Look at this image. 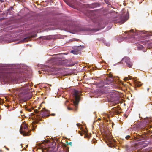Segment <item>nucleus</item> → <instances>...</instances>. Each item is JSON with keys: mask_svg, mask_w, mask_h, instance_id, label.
Instances as JSON below:
<instances>
[{"mask_svg": "<svg viewBox=\"0 0 152 152\" xmlns=\"http://www.w3.org/2000/svg\"><path fill=\"white\" fill-rule=\"evenodd\" d=\"M91 22L93 23L91 25L92 28H88L86 27H83L78 28L77 27L73 29L72 30L74 32V33L79 31H90L91 33L95 32L97 31L100 29L104 28L105 24L103 22L97 20L96 19H94L91 20Z\"/></svg>", "mask_w": 152, "mask_h": 152, "instance_id": "nucleus-1", "label": "nucleus"}, {"mask_svg": "<svg viewBox=\"0 0 152 152\" xmlns=\"http://www.w3.org/2000/svg\"><path fill=\"white\" fill-rule=\"evenodd\" d=\"M111 18H113L112 21H116V22H118L120 24H122L126 21L129 18V14L127 10L126 9L122 10L121 12L120 19L118 20H115V18H117V14L116 12L112 11L110 13Z\"/></svg>", "mask_w": 152, "mask_h": 152, "instance_id": "nucleus-2", "label": "nucleus"}, {"mask_svg": "<svg viewBox=\"0 0 152 152\" xmlns=\"http://www.w3.org/2000/svg\"><path fill=\"white\" fill-rule=\"evenodd\" d=\"M126 33H127L129 38H136V36L140 35L142 37L144 38L150 36H152V33L148 31L144 32L143 31H135L134 29H132L129 31H126Z\"/></svg>", "mask_w": 152, "mask_h": 152, "instance_id": "nucleus-3", "label": "nucleus"}, {"mask_svg": "<svg viewBox=\"0 0 152 152\" xmlns=\"http://www.w3.org/2000/svg\"><path fill=\"white\" fill-rule=\"evenodd\" d=\"M0 39V42L4 43H9L13 42L19 41L17 44L22 43L26 42L28 41H30L31 39Z\"/></svg>", "mask_w": 152, "mask_h": 152, "instance_id": "nucleus-4", "label": "nucleus"}, {"mask_svg": "<svg viewBox=\"0 0 152 152\" xmlns=\"http://www.w3.org/2000/svg\"><path fill=\"white\" fill-rule=\"evenodd\" d=\"M114 81V79L113 76L110 75L100 81V83L102 84L101 86L103 87L105 85L109 84Z\"/></svg>", "mask_w": 152, "mask_h": 152, "instance_id": "nucleus-5", "label": "nucleus"}, {"mask_svg": "<svg viewBox=\"0 0 152 152\" xmlns=\"http://www.w3.org/2000/svg\"><path fill=\"white\" fill-rule=\"evenodd\" d=\"M80 93V91L75 90L74 91V94H73V96L75 100L73 101V102L74 105L75 107L77 106L80 99L79 96V94Z\"/></svg>", "mask_w": 152, "mask_h": 152, "instance_id": "nucleus-6", "label": "nucleus"}, {"mask_svg": "<svg viewBox=\"0 0 152 152\" xmlns=\"http://www.w3.org/2000/svg\"><path fill=\"white\" fill-rule=\"evenodd\" d=\"M49 113V112L48 110H46L45 108H43L42 110L40 112L39 118L38 119V120H41V117L44 118L46 117H48L50 116Z\"/></svg>", "mask_w": 152, "mask_h": 152, "instance_id": "nucleus-7", "label": "nucleus"}, {"mask_svg": "<svg viewBox=\"0 0 152 152\" xmlns=\"http://www.w3.org/2000/svg\"><path fill=\"white\" fill-rule=\"evenodd\" d=\"M121 62L124 64L126 63V65L129 68H131L133 65V63L130 61L129 58L126 57H124Z\"/></svg>", "mask_w": 152, "mask_h": 152, "instance_id": "nucleus-8", "label": "nucleus"}, {"mask_svg": "<svg viewBox=\"0 0 152 152\" xmlns=\"http://www.w3.org/2000/svg\"><path fill=\"white\" fill-rule=\"evenodd\" d=\"M134 137L137 141H141L145 140L147 138L146 135L145 134L139 135L137 133H134Z\"/></svg>", "mask_w": 152, "mask_h": 152, "instance_id": "nucleus-9", "label": "nucleus"}, {"mask_svg": "<svg viewBox=\"0 0 152 152\" xmlns=\"http://www.w3.org/2000/svg\"><path fill=\"white\" fill-rule=\"evenodd\" d=\"M80 47L78 46L77 47L73 50H71L70 52L74 54H77L78 53H80V50H81Z\"/></svg>", "mask_w": 152, "mask_h": 152, "instance_id": "nucleus-10", "label": "nucleus"}, {"mask_svg": "<svg viewBox=\"0 0 152 152\" xmlns=\"http://www.w3.org/2000/svg\"><path fill=\"white\" fill-rule=\"evenodd\" d=\"M65 61L63 60L57 59L55 64L56 65H63L65 64Z\"/></svg>", "mask_w": 152, "mask_h": 152, "instance_id": "nucleus-11", "label": "nucleus"}, {"mask_svg": "<svg viewBox=\"0 0 152 152\" xmlns=\"http://www.w3.org/2000/svg\"><path fill=\"white\" fill-rule=\"evenodd\" d=\"M22 127H21L20 132L21 134H23V136H29V132L30 131L28 130V132H26L25 131H24L22 129Z\"/></svg>", "mask_w": 152, "mask_h": 152, "instance_id": "nucleus-12", "label": "nucleus"}, {"mask_svg": "<svg viewBox=\"0 0 152 152\" xmlns=\"http://www.w3.org/2000/svg\"><path fill=\"white\" fill-rule=\"evenodd\" d=\"M109 138H108V140L109 142L110 143H113V142H115V139H112L111 136H110L109 137Z\"/></svg>", "mask_w": 152, "mask_h": 152, "instance_id": "nucleus-13", "label": "nucleus"}, {"mask_svg": "<svg viewBox=\"0 0 152 152\" xmlns=\"http://www.w3.org/2000/svg\"><path fill=\"white\" fill-rule=\"evenodd\" d=\"M25 88L24 89L25 90H28L29 89V88L30 87V86L29 84L27 83L25 84L23 86Z\"/></svg>", "mask_w": 152, "mask_h": 152, "instance_id": "nucleus-14", "label": "nucleus"}, {"mask_svg": "<svg viewBox=\"0 0 152 152\" xmlns=\"http://www.w3.org/2000/svg\"><path fill=\"white\" fill-rule=\"evenodd\" d=\"M62 146H63V148L64 149V150H66V151H67V150L68 151L69 148H68V147H67L66 145L65 144H63ZM66 152H67V151H66Z\"/></svg>", "mask_w": 152, "mask_h": 152, "instance_id": "nucleus-15", "label": "nucleus"}, {"mask_svg": "<svg viewBox=\"0 0 152 152\" xmlns=\"http://www.w3.org/2000/svg\"><path fill=\"white\" fill-rule=\"evenodd\" d=\"M135 85L137 87H139L142 84L140 82H138V81H137L135 82Z\"/></svg>", "mask_w": 152, "mask_h": 152, "instance_id": "nucleus-16", "label": "nucleus"}, {"mask_svg": "<svg viewBox=\"0 0 152 152\" xmlns=\"http://www.w3.org/2000/svg\"><path fill=\"white\" fill-rule=\"evenodd\" d=\"M34 112H35V113L38 114L37 115L39 116V113H40V111H38L37 109L34 110Z\"/></svg>", "mask_w": 152, "mask_h": 152, "instance_id": "nucleus-17", "label": "nucleus"}, {"mask_svg": "<svg viewBox=\"0 0 152 152\" xmlns=\"http://www.w3.org/2000/svg\"><path fill=\"white\" fill-rule=\"evenodd\" d=\"M23 129H24L25 130H26V131L28 130V128L27 127V126L26 125H25L24 126V127H23Z\"/></svg>", "mask_w": 152, "mask_h": 152, "instance_id": "nucleus-18", "label": "nucleus"}, {"mask_svg": "<svg viewBox=\"0 0 152 152\" xmlns=\"http://www.w3.org/2000/svg\"><path fill=\"white\" fill-rule=\"evenodd\" d=\"M151 121V119H147L145 121L147 123H150Z\"/></svg>", "mask_w": 152, "mask_h": 152, "instance_id": "nucleus-19", "label": "nucleus"}, {"mask_svg": "<svg viewBox=\"0 0 152 152\" xmlns=\"http://www.w3.org/2000/svg\"><path fill=\"white\" fill-rule=\"evenodd\" d=\"M130 137H131V136H130L128 135L126 136L125 137V138L127 140V139H129Z\"/></svg>", "mask_w": 152, "mask_h": 152, "instance_id": "nucleus-20", "label": "nucleus"}, {"mask_svg": "<svg viewBox=\"0 0 152 152\" xmlns=\"http://www.w3.org/2000/svg\"><path fill=\"white\" fill-rule=\"evenodd\" d=\"M105 45L107 46H109L110 45V44L109 43H105Z\"/></svg>", "mask_w": 152, "mask_h": 152, "instance_id": "nucleus-21", "label": "nucleus"}, {"mask_svg": "<svg viewBox=\"0 0 152 152\" xmlns=\"http://www.w3.org/2000/svg\"><path fill=\"white\" fill-rule=\"evenodd\" d=\"M13 9V7H11L10 9H9V10L10 11H11Z\"/></svg>", "mask_w": 152, "mask_h": 152, "instance_id": "nucleus-22", "label": "nucleus"}, {"mask_svg": "<svg viewBox=\"0 0 152 152\" xmlns=\"http://www.w3.org/2000/svg\"><path fill=\"white\" fill-rule=\"evenodd\" d=\"M37 36V34H35L34 35H31V36L32 37H35Z\"/></svg>", "mask_w": 152, "mask_h": 152, "instance_id": "nucleus-23", "label": "nucleus"}, {"mask_svg": "<svg viewBox=\"0 0 152 152\" xmlns=\"http://www.w3.org/2000/svg\"><path fill=\"white\" fill-rule=\"evenodd\" d=\"M124 80L125 81L126 80H128V77H125L124 78Z\"/></svg>", "mask_w": 152, "mask_h": 152, "instance_id": "nucleus-24", "label": "nucleus"}, {"mask_svg": "<svg viewBox=\"0 0 152 152\" xmlns=\"http://www.w3.org/2000/svg\"><path fill=\"white\" fill-rule=\"evenodd\" d=\"M50 115H52L53 116H55L56 115H55V113H52Z\"/></svg>", "mask_w": 152, "mask_h": 152, "instance_id": "nucleus-25", "label": "nucleus"}, {"mask_svg": "<svg viewBox=\"0 0 152 152\" xmlns=\"http://www.w3.org/2000/svg\"><path fill=\"white\" fill-rule=\"evenodd\" d=\"M67 108H68V110H72V108L69 107H68Z\"/></svg>", "mask_w": 152, "mask_h": 152, "instance_id": "nucleus-26", "label": "nucleus"}, {"mask_svg": "<svg viewBox=\"0 0 152 152\" xmlns=\"http://www.w3.org/2000/svg\"><path fill=\"white\" fill-rule=\"evenodd\" d=\"M4 147L5 148H6L7 150H9V149L8 148H7V147H6V146H4Z\"/></svg>", "mask_w": 152, "mask_h": 152, "instance_id": "nucleus-27", "label": "nucleus"}, {"mask_svg": "<svg viewBox=\"0 0 152 152\" xmlns=\"http://www.w3.org/2000/svg\"><path fill=\"white\" fill-rule=\"evenodd\" d=\"M69 144L71 146L72 144V142H70L69 143Z\"/></svg>", "mask_w": 152, "mask_h": 152, "instance_id": "nucleus-28", "label": "nucleus"}, {"mask_svg": "<svg viewBox=\"0 0 152 152\" xmlns=\"http://www.w3.org/2000/svg\"><path fill=\"white\" fill-rule=\"evenodd\" d=\"M80 124H77V126H79V125Z\"/></svg>", "mask_w": 152, "mask_h": 152, "instance_id": "nucleus-29", "label": "nucleus"}, {"mask_svg": "<svg viewBox=\"0 0 152 152\" xmlns=\"http://www.w3.org/2000/svg\"><path fill=\"white\" fill-rule=\"evenodd\" d=\"M105 1V2H106L107 4H108V3H107V2H108V1Z\"/></svg>", "mask_w": 152, "mask_h": 152, "instance_id": "nucleus-30", "label": "nucleus"}, {"mask_svg": "<svg viewBox=\"0 0 152 152\" xmlns=\"http://www.w3.org/2000/svg\"><path fill=\"white\" fill-rule=\"evenodd\" d=\"M149 88H147V91H148H148H149Z\"/></svg>", "mask_w": 152, "mask_h": 152, "instance_id": "nucleus-31", "label": "nucleus"}, {"mask_svg": "<svg viewBox=\"0 0 152 152\" xmlns=\"http://www.w3.org/2000/svg\"><path fill=\"white\" fill-rule=\"evenodd\" d=\"M25 38H30V37H25Z\"/></svg>", "mask_w": 152, "mask_h": 152, "instance_id": "nucleus-32", "label": "nucleus"}, {"mask_svg": "<svg viewBox=\"0 0 152 152\" xmlns=\"http://www.w3.org/2000/svg\"><path fill=\"white\" fill-rule=\"evenodd\" d=\"M38 38H42V37H39Z\"/></svg>", "mask_w": 152, "mask_h": 152, "instance_id": "nucleus-33", "label": "nucleus"}, {"mask_svg": "<svg viewBox=\"0 0 152 152\" xmlns=\"http://www.w3.org/2000/svg\"><path fill=\"white\" fill-rule=\"evenodd\" d=\"M129 78H130H130H131V77H131V76H129Z\"/></svg>", "mask_w": 152, "mask_h": 152, "instance_id": "nucleus-34", "label": "nucleus"}, {"mask_svg": "<svg viewBox=\"0 0 152 152\" xmlns=\"http://www.w3.org/2000/svg\"><path fill=\"white\" fill-rule=\"evenodd\" d=\"M0 151L1 152V151H2L1 150H0Z\"/></svg>", "mask_w": 152, "mask_h": 152, "instance_id": "nucleus-35", "label": "nucleus"}, {"mask_svg": "<svg viewBox=\"0 0 152 152\" xmlns=\"http://www.w3.org/2000/svg\"><path fill=\"white\" fill-rule=\"evenodd\" d=\"M47 39V38H46V39Z\"/></svg>", "mask_w": 152, "mask_h": 152, "instance_id": "nucleus-36", "label": "nucleus"}, {"mask_svg": "<svg viewBox=\"0 0 152 152\" xmlns=\"http://www.w3.org/2000/svg\"><path fill=\"white\" fill-rule=\"evenodd\" d=\"M20 112L21 113H22V111H20Z\"/></svg>", "mask_w": 152, "mask_h": 152, "instance_id": "nucleus-37", "label": "nucleus"}, {"mask_svg": "<svg viewBox=\"0 0 152 152\" xmlns=\"http://www.w3.org/2000/svg\"><path fill=\"white\" fill-rule=\"evenodd\" d=\"M78 40H79V39H78L77 40H76V41H78Z\"/></svg>", "mask_w": 152, "mask_h": 152, "instance_id": "nucleus-38", "label": "nucleus"}, {"mask_svg": "<svg viewBox=\"0 0 152 152\" xmlns=\"http://www.w3.org/2000/svg\"><path fill=\"white\" fill-rule=\"evenodd\" d=\"M127 38V37H126L124 38Z\"/></svg>", "mask_w": 152, "mask_h": 152, "instance_id": "nucleus-39", "label": "nucleus"}, {"mask_svg": "<svg viewBox=\"0 0 152 152\" xmlns=\"http://www.w3.org/2000/svg\"><path fill=\"white\" fill-rule=\"evenodd\" d=\"M39 39H40V38H39Z\"/></svg>", "mask_w": 152, "mask_h": 152, "instance_id": "nucleus-40", "label": "nucleus"}]
</instances>
